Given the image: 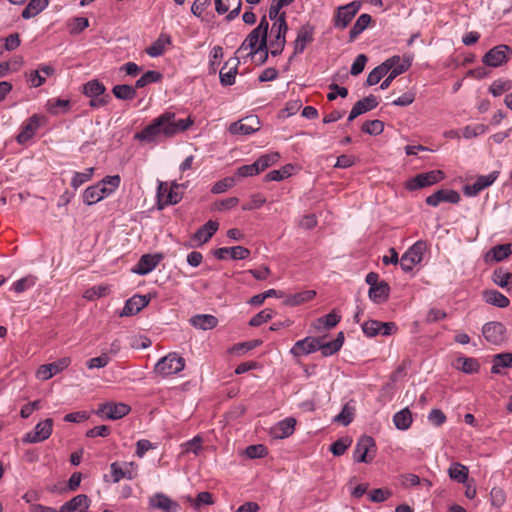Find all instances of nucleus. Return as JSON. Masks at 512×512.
I'll use <instances>...</instances> for the list:
<instances>
[{"mask_svg":"<svg viewBox=\"0 0 512 512\" xmlns=\"http://www.w3.org/2000/svg\"><path fill=\"white\" fill-rule=\"evenodd\" d=\"M292 165L288 164L279 170H272L264 176V181H281L291 175Z\"/></svg>","mask_w":512,"mask_h":512,"instance_id":"864d4df0","label":"nucleus"},{"mask_svg":"<svg viewBox=\"0 0 512 512\" xmlns=\"http://www.w3.org/2000/svg\"><path fill=\"white\" fill-rule=\"evenodd\" d=\"M218 226L216 221L209 220L194 233L193 239L199 244L208 242L218 230Z\"/></svg>","mask_w":512,"mask_h":512,"instance_id":"c756f323","label":"nucleus"},{"mask_svg":"<svg viewBox=\"0 0 512 512\" xmlns=\"http://www.w3.org/2000/svg\"><path fill=\"white\" fill-rule=\"evenodd\" d=\"M460 194L452 189H440L426 198V203L436 207L442 202L456 204L460 201Z\"/></svg>","mask_w":512,"mask_h":512,"instance_id":"412c9836","label":"nucleus"},{"mask_svg":"<svg viewBox=\"0 0 512 512\" xmlns=\"http://www.w3.org/2000/svg\"><path fill=\"white\" fill-rule=\"evenodd\" d=\"M256 54V28H254L243 41L241 46L236 51V60L238 63L241 60L244 63L247 62L248 59L253 60L254 55Z\"/></svg>","mask_w":512,"mask_h":512,"instance_id":"f3484780","label":"nucleus"},{"mask_svg":"<svg viewBox=\"0 0 512 512\" xmlns=\"http://www.w3.org/2000/svg\"><path fill=\"white\" fill-rule=\"evenodd\" d=\"M170 44V37L161 34L159 38L146 49V53L151 57H158L165 51L166 45Z\"/></svg>","mask_w":512,"mask_h":512,"instance_id":"09e8293b","label":"nucleus"},{"mask_svg":"<svg viewBox=\"0 0 512 512\" xmlns=\"http://www.w3.org/2000/svg\"><path fill=\"white\" fill-rule=\"evenodd\" d=\"M222 57H223V48L221 46H214L210 52V60H209V72L210 73H216L217 67H218Z\"/></svg>","mask_w":512,"mask_h":512,"instance_id":"0e129e2a","label":"nucleus"},{"mask_svg":"<svg viewBox=\"0 0 512 512\" xmlns=\"http://www.w3.org/2000/svg\"><path fill=\"white\" fill-rule=\"evenodd\" d=\"M130 411V406L123 402H106L99 405L96 414L103 419L118 420L126 416Z\"/></svg>","mask_w":512,"mask_h":512,"instance_id":"6e6552de","label":"nucleus"},{"mask_svg":"<svg viewBox=\"0 0 512 512\" xmlns=\"http://www.w3.org/2000/svg\"><path fill=\"white\" fill-rule=\"evenodd\" d=\"M497 178V173L492 172L488 175H481L477 177L474 183L467 184L464 186V193L467 196H476L479 194L482 190L489 187L494 183V181Z\"/></svg>","mask_w":512,"mask_h":512,"instance_id":"b1692460","label":"nucleus"},{"mask_svg":"<svg viewBox=\"0 0 512 512\" xmlns=\"http://www.w3.org/2000/svg\"><path fill=\"white\" fill-rule=\"evenodd\" d=\"M316 295L314 290H305L302 292H298L290 295L285 300V304L289 306H297L303 304L305 302L311 301Z\"/></svg>","mask_w":512,"mask_h":512,"instance_id":"de8ad7c7","label":"nucleus"},{"mask_svg":"<svg viewBox=\"0 0 512 512\" xmlns=\"http://www.w3.org/2000/svg\"><path fill=\"white\" fill-rule=\"evenodd\" d=\"M425 250L426 243L424 241L414 243L401 257L400 266L402 270L411 272L413 267L422 261Z\"/></svg>","mask_w":512,"mask_h":512,"instance_id":"0eeeda50","label":"nucleus"},{"mask_svg":"<svg viewBox=\"0 0 512 512\" xmlns=\"http://www.w3.org/2000/svg\"><path fill=\"white\" fill-rule=\"evenodd\" d=\"M150 302V297L147 295H134L129 298L120 313L121 317L132 316L140 312Z\"/></svg>","mask_w":512,"mask_h":512,"instance_id":"5701e85b","label":"nucleus"},{"mask_svg":"<svg viewBox=\"0 0 512 512\" xmlns=\"http://www.w3.org/2000/svg\"><path fill=\"white\" fill-rule=\"evenodd\" d=\"M37 278L33 275L25 276L17 281H15L12 285V289L16 293H23L24 291L32 288L36 284Z\"/></svg>","mask_w":512,"mask_h":512,"instance_id":"6e6d98bb","label":"nucleus"},{"mask_svg":"<svg viewBox=\"0 0 512 512\" xmlns=\"http://www.w3.org/2000/svg\"><path fill=\"white\" fill-rule=\"evenodd\" d=\"M376 453V444L372 437L362 436L357 441L354 449L353 459L358 463H370L372 462Z\"/></svg>","mask_w":512,"mask_h":512,"instance_id":"39448f33","label":"nucleus"},{"mask_svg":"<svg viewBox=\"0 0 512 512\" xmlns=\"http://www.w3.org/2000/svg\"><path fill=\"white\" fill-rule=\"evenodd\" d=\"M162 260V254H144L140 257L132 271L138 275H146L153 271Z\"/></svg>","mask_w":512,"mask_h":512,"instance_id":"6ab92c4d","label":"nucleus"},{"mask_svg":"<svg viewBox=\"0 0 512 512\" xmlns=\"http://www.w3.org/2000/svg\"><path fill=\"white\" fill-rule=\"evenodd\" d=\"M445 178V174L442 170H432L425 173H420L415 177L409 179L405 187L410 190H418L424 187L434 185Z\"/></svg>","mask_w":512,"mask_h":512,"instance_id":"423d86ee","label":"nucleus"},{"mask_svg":"<svg viewBox=\"0 0 512 512\" xmlns=\"http://www.w3.org/2000/svg\"><path fill=\"white\" fill-rule=\"evenodd\" d=\"M110 293V286L106 284L95 285L89 289H87L83 297L89 301H93L104 297Z\"/></svg>","mask_w":512,"mask_h":512,"instance_id":"3c124183","label":"nucleus"},{"mask_svg":"<svg viewBox=\"0 0 512 512\" xmlns=\"http://www.w3.org/2000/svg\"><path fill=\"white\" fill-rule=\"evenodd\" d=\"M351 444V440L346 437V438H340L338 440H336L331 446H330V451L333 453V455L335 456H341L345 453V451L347 450V448L350 446Z\"/></svg>","mask_w":512,"mask_h":512,"instance_id":"774afa93","label":"nucleus"},{"mask_svg":"<svg viewBox=\"0 0 512 512\" xmlns=\"http://www.w3.org/2000/svg\"><path fill=\"white\" fill-rule=\"evenodd\" d=\"M393 65V60H386L382 64L375 67L369 74L366 79V85L373 86L380 82V80L386 76L391 70V66Z\"/></svg>","mask_w":512,"mask_h":512,"instance_id":"7c9ffc66","label":"nucleus"},{"mask_svg":"<svg viewBox=\"0 0 512 512\" xmlns=\"http://www.w3.org/2000/svg\"><path fill=\"white\" fill-rule=\"evenodd\" d=\"M53 431V420L47 418L44 421L39 422L35 428L26 433L23 437L24 443H40L47 440Z\"/></svg>","mask_w":512,"mask_h":512,"instance_id":"1a4fd4ad","label":"nucleus"},{"mask_svg":"<svg viewBox=\"0 0 512 512\" xmlns=\"http://www.w3.org/2000/svg\"><path fill=\"white\" fill-rule=\"evenodd\" d=\"M121 178L119 175H112L104 177L99 183L103 188L111 195L114 191H116L120 185Z\"/></svg>","mask_w":512,"mask_h":512,"instance_id":"e2e57ef3","label":"nucleus"},{"mask_svg":"<svg viewBox=\"0 0 512 512\" xmlns=\"http://www.w3.org/2000/svg\"><path fill=\"white\" fill-rule=\"evenodd\" d=\"M82 93L89 98H95V96L107 94L106 87L98 79H93L85 83L83 85Z\"/></svg>","mask_w":512,"mask_h":512,"instance_id":"79ce46f5","label":"nucleus"},{"mask_svg":"<svg viewBox=\"0 0 512 512\" xmlns=\"http://www.w3.org/2000/svg\"><path fill=\"white\" fill-rule=\"evenodd\" d=\"M263 30L261 39L258 41V56H259V64H263L267 60V37H268V22L265 17L261 19L260 24L258 25V37L260 36L261 31Z\"/></svg>","mask_w":512,"mask_h":512,"instance_id":"c85d7f7f","label":"nucleus"},{"mask_svg":"<svg viewBox=\"0 0 512 512\" xmlns=\"http://www.w3.org/2000/svg\"><path fill=\"white\" fill-rule=\"evenodd\" d=\"M70 108V101L67 99L51 98L46 103V109L50 114L57 115L66 113Z\"/></svg>","mask_w":512,"mask_h":512,"instance_id":"49530a36","label":"nucleus"},{"mask_svg":"<svg viewBox=\"0 0 512 512\" xmlns=\"http://www.w3.org/2000/svg\"><path fill=\"white\" fill-rule=\"evenodd\" d=\"M379 104L378 98L374 95H369L359 101H357L352 110L350 111L348 121H352L358 116L373 110Z\"/></svg>","mask_w":512,"mask_h":512,"instance_id":"393cba45","label":"nucleus"},{"mask_svg":"<svg viewBox=\"0 0 512 512\" xmlns=\"http://www.w3.org/2000/svg\"><path fill=\"white\" fill-rule=\"evenodd\" d=\"M149 507L164 512H178L180 505L162 492L155 493L149 498Z\"/></svg>","mask_w":512,"mask_h":512,"instance_id":"a211bd4d","label":"nucleus"},{"mask_svg":"<svg viewBox=\"0 0 512 512\" xmlns=\"http://www.w3.org/2000/svg\"><path fill=\"white\" fill-rule=\"evenodd\" d=\"M319 346L320 337H306L294 344L291 348V353L296 357H300L317 351Z\"/></svg>","mask_w":512,"mask_h":512,"instance_id":"4be33fe9","label":"nucleus"},{"mask_svg":"<svg viewBox=\"0 0 512 512\" xmlns=\"http://www.w3.org/2000/svg\"><path fill=\"white\" fill-rule=\"evenodd\" d=\"M384 124L380 120L366 121L362 125V131L370 135H378L383 132Z\"/></svg>","mask_w":512,"mask_h":512,"instance_id":"69168bd1","label":"nucleus"},{"mask_svg":"<svg viewBox=\"0 0 512 512\" xmlns=\"http://www.w3.org/2000/svg\"><path fill=\"white\" fill-rule=\"evenodd\" d=\"M287 30L288 26L286 21L280 20L277 25L272 24L267 37V51L270 50L273 56H277L283 51L286 43Z\"/></svg>","mask_w":512,"mask_h":512,"instance_id":"7ed1b4c3","label":"nucleus"},{"mask_svg":"<svg viewBox=\"0 0 512 512\" xmlns=\"http://www.w3.org/2000/svg\"><path fill=\"white\" fill-rule=\"evenodd\" d=\"M202 442L203 439L201 436L197 435L193 439L183 443L181 445L182 453L188 454L193 453L195 455H198L200 451L202 450Z\"/></svg>","mask_w":512,"mask_h":512,"instance_id":"4d7b16f0","label":"nucleus"},{"mask_svg":"<svg viewBox=\"0 0 512 512\" xmlns=\"http://www.w3.org/2000/svg\"><path fill=\"white\" fill-rule=\"evenodd\" d=\"M484 299L488 304H491L499 308H505L510 304V300L497 290L485 291Z\"/></svg>","mask_w":512,"mask_h":512,"instance_id":"37998d69","label":"nucleus"},{"mask_svg":"<svg viewBox=\"0 0 512 512\" xmlns=\"http://www.w3.org/2000/svg\"><path fill=\"white\" fill-rule=\"evenodd\" d=\"M185 367V360L176 353H170L161 358L155 365V372L162 377L177 374Z\"/></svg>","mask_w":512,"mask_h":512,"instance_id":"20e7f679","label":"nucleus"},{"mask_svg":"<svg viewBox=\"0 0 512 512\" xmlns=\"http://www.w3.org/2000/svg\"><path fill=\"white\" fill-rule=\"evenodd\" d=\"M482 334L486 341L494 345H501L506 340V328L501 322L486 323L482 328Z\"/></svg>","mask_w":512,"mask_h":512,"instance_id":"f8f14e48","label":"nucleus"},{"mask_svg":"<svg viewBox=\"0 0 512 512\" xmlns=\"http://www.w3.org/2000/svg\"><path fill=\"white\" fill-rule=\"evenodd\" d=\"M110 196L105 188L98 182L95 185L87 187L82 195L83 202L86 205H93Z\"/></svg>","mask_w":512,"mask_h":512,"instance_id":"cd10ccee","label":"nucleus"},{"mask_svg":"<svg viewBox=\"0 0 512 512\" xmlns=\"http://www.w3.org/2000/svg\"><path fill=\"white\" fill-rule=\"evenodd\" d=\"M340 318L336 310H332L330 313L316 319L313 323V327L316 331L329 330L339 323Z\"/></svg>","mask_w":512,"mask_h":512,"instance_id":"72a5a7b5","label":"nucleus"},{"mask_svg":"<svg viewBox=\"0 0 512 512\" xmlns=\"http://www.w3.org/2000/svg\"><path fill=\"white\" fill-rule=\"evenodd\" d=\"M388 60H393V65L391 66V70L389 72H397V76L406 72L411 66V58L409 56H405L403 58L400 56H393Z\"/></svg>","mask_w":512,"mask_h":512,"instance_id":"603ef678","label":"nucleus"},{"mask_svg":"<svg viewBox=\"0 0 512 512\" xmlns=\"http://www.w3.org/2000/svg\"><path fill=\"white\" fill-rule=\"evenodd\" d=\"M255 131L251 116L245 117L229 126V132L233 135H251Z\"/></svg>","mask_w":512,"mask_h":512,"instance_id":"2f4dec72","label":"nucleus"},{"mask_svg":"<svg viewBox=\"0 0 512 512\" xmlns=\"http://www.w3.org/2000/svg\"><path fill=\"white\" fill-rule=\"evenodd\" d=\"M296 425V419L293 417L285 418L279 421L270 429V434L275 439H284L291 436L294 433Z\"/></svg>","mask_w":512,"mask_h":512,"instance_id":"a878e982","label":"nucleus"},{"mask_svg":"<svg viewBox=\"0 0 512 512\" xmlns=\"http://www.w3.org/2000/svg\"><path fill=\"white\" fill-rule=\"evenodd\" d=\"M490 253L495 261L500 262L511 255L512 245L510 243L496 245L490 250Z\"/></svg>","mask_w":512,"mask_h":512,"instance_id":"5fc2aeb1","label":"nucleus"},{"mask_svg":"<svg viewBox=\"0 0 512 512\" xmlns=\"http://www.w3.org/2000/svg\"><path fill=\"white\" fill-rule=\"evenodd\" d=\"M491 372L493 374H502L503 368L512 367V353H500L496 354L492 360Z\"/></svg>","mask_w":512,"mask_h":512,"instance_id":"e433bc0d","label":"nucleus"},{"mask_svg":"<svg viewBox=\"0 0 512 512\" xmlns=\"http://www.w3.org/2000/svg\"><path fill=\"white\" fill-rule=\"evenodd\" d=\"M361 8L360 1H353L344 6H341L337 10V14L334 20V26L339 29H345L354 16Z\"/></svg>","mask_w":512,"mask_h":512,"instance_id":"9d476101","label":"nucleus"},{"mask_svg":"<svg viewBox=\"0 0 512 512\" xmlns=\"http://www.w3.org/2000/svg\"><path fill=\"white\" fill-rule=\"evenodd\" d=\"M279 159L280 154L278 152H270L258 157V173L260 170H265L269 166L275 164Z\"/></svg>","mask_w":512,"mask_h":512,"instance_id":"052dcab7","label":"nucleus"},{"mask_svg":"<svg viewBox=\"0 0 512 512\" xmlns=\"http://www.w3.org/2000/svg\"><path fill=\"white\" fill-rule=\"evenodd\" d=\"M392 495V492L389 489L385 488H377L373 489L368 493V498L371 502L374 503H382L388 500Z\"/></svg>","mask_w":512,"mask_h":512,"instance_id":"680f3d73","label":"nucleus"},{"mask_svg":"<svg viewBox=\"0 0 512 512\" xmlns=\"http://www.w3.org/2000/svg\"><path fill=\"white\" fill-rule=\"evenodd\" d=\"M49 4V0H30L28 5L22 11L24 19H30L42 12Z\"/></svg>","mask_w":512,"mask_h":512,"instance_id":"a19ab883","label":"nucleus"},{"mask_svg":"<svg viewBox=\"0 0 512 512\" xmlns=\"http://www.w3.org/2000/svg\"><path fill=\"white\" fill-rule=\"evenodd\" d=\"M112 92L117 99L125 101L133 100L137 95V89L135 86L127 84L115 85Z\"/></svg>","mask_w":512,"mask_h":512,"instance_id":"a18cd8bd","label":"nucleus"},{"mask_svg":"<svg viewBox=\"0 0 512 512\" xmlns=\"http://www.w3.org/2000/svg\"><path fill=\"white\" fill-rule=\"evenodd\" d=\"M90 506L87 495L79 494L65 502L59 509L60 512H86Z\"/></svg>","mask_w":512,"mask_h":512,"instance_id":"bb28decb","label":"nucleus"},{"mask_svg":"<svg viewBox=\"0 0 512 512\" xmlns=\"http://www.w3.org/2000/svg\"><path fill=\"white\" fill-rule=\"evenodd\" d=\"M94 168H88L85 172H75L72 180H71V186L74 189H77L85 182H88L92 176H93Z\"/></svg>","mask_w":512,"mask_h":512,"instance_id":"13d9d810","label":"nucleus"},{"mask_svg":"<svg viewBox=\"0 0 512 512\" xmlns=\"http://www.w3.org/2000/svg\"><path fill=\"white\" fill-rule=\"evenodd\" d=\"M162 80V74L155 70H149L145 72L136 82L135 88L141 89L149 84L157 83Z\"/></svg>","mask_w":512,"mask_h":512,"instance_id":"8fccbe9b","label":"nucleus"},{"mask_svg":"<svg viewBox=\"0 0 512 512\" xmlns=\"http://www.w3.org/2000/svg\"><path fill=\"white\" fill-rule=\"evenodd\" d=\"M371 20L369 14H361L349 31V40L354 41L369 26Z\"/></svg>","mask_w":512,"mask_h":512,"instance_id":"c03bdc74","label":"nucleus"},{"mask_svg":"<svg viewBox=\"0 0 512 512\" xmlns=\"http://www.w3.org/2000/svg\"><path fill=\"white\" fill-rule=\"evenodd\" d=\"M187 500L192 503L195 509H200L203 505L213 504L212 494L207 491L200 492L195 499L189 496Z\"/></svg>","mask_w":512,"mask_h":512,"instance_id":"bf43d9fd","label":"nucleus"},{"mask_svg":"<svg viewBox=\"0 0 512 512\" xmlns=\"http://www.w3.org/2000/svg\"><path fill=\"white\" fill-rule=\"evenodd\" d=\"M45 122V117L34 114L22 125L21 131L17 135V142L25 144L35 135L42 123Z\"/></svg>","mask_w":512,"mask_h":512,"instance_id":"4468645a","label":"nucleus"},{"mask_svg":"<svg viewBox=\"0 0 512 512\" xmlns=\"http://www.w3.org/2000/svg\"><path fill=\"white\" fill-rule=\"evenodd\" d=\"M55 74V68L49 64H40L36 70L25 73V78L30 87L38 88L46 82V78Z\"/></svg>","mask_w":512,"mask_h":512,"instance_id":"ddd939ff","label":"nucleus"},{"mask_svg":"<svg viewBox=\"0 0 512 512\" xmlns=\"http://www.w3.org/2000/svg\"><path fill=\"white\" fill-rule=\"evenodd\" d=\"M70 364L71 359L69 357L60 358L49 364H43L38 368L36 377L40 380H48L66 369Z\"/></svg>","mask_w":512,"mask_h":512,"instance_id":"2eb2a0df","label":"nucleus"},{"mask_svg":"<svg viewBox=\"0 0 512 512\" xmlns=\"http://www.w3.org/2000/svg\"><path fill=\"white\" fill-rule=\"evenodd\" d=\"M448 475L452 480L458 483H465L468 479L469 469L459 462H454L448 469Z\"/></svg>","mask_w":512,"mask_h":512,"instance_id":"58836bf2","label":"nucleus"},{"mask_svg":"<svg viewBox=\"0 0 512 512\" xmlns=\"http://www.w3.org/2000/svg\"><path fill=\"white\" fill-rule=\"evenodd\" d=\"M184 187L182 184L173 182L169 185L167 182H159L157 188V201L158 206L162 209L164 206L175 205L182 200L183 192L180 188Z\"/></svg>","mask_w":512,"mask_h":512,"instance_id":"f03ea898","label":"nucleus"},{"mask_svg":"<svg viewBox=\"0 0 512 512\" xmlns=\"http://www.w3.org/2000/svg\"><path fill=\"white\" fill-rule=\"evenodd\" d=\"M314 40V27L309 23L301 26L294 41V55L303 53L306 46Z\"/></svg>","mask_w":512,"mask_h":512,"instance_id":"aec40b11","label":"nucleus"},{"mask_svg":"<svg viewBox=\"0 0 512 512\" xmlns=\"http://www.w3.org/2000/svg\"><path fill=\"white\" fill-rule=\"evenodd\" d=\"M389 290V285L382 281L378 285L370 287L368 295L373 302L382 303L388 298Z\"/></svg>","mask_w":512,"mask_h":512,"instance_id":"ea45409f","label":"nucleus"},{"mask_svg":"<svg viewBox=\"0 0 512 512\" xmlns=\"http://www.w3.org/2000/svg\"><path fill=\"white\" fill-rule=\"evenodd\" d=\"M343 343H344V333L343 332H339L337 337L330 341V342H322V338H320V346L318 348V350L321 351L322 355L327 357V356H331L335 353H337L341 347L343 346Z\"/></svg>","mask_w":512,"mask_h":512,"instance_id":"f704fd0d","label":"nucleus"},{"mask_svg":"<svg viewBox=\"0 0 512 512\" xmlns=\"http://www.w3.org/2000/svg\"><path fill=\"white\" fill-rule=\"evenodd\" d=\"M511 53L512 50L508 45L495 46L483 56V63L490 67H499L507 62Z\"/></svg>","mask_w":512,"mask_h":512,"instance_id":"9b49d317","label":"nucleus"},{"mask_svg":"<svg viewBox=\"0 0 512 512\" xmlns=\"http://www.w3.org/2000/svg\"><path fill=\"white\" fill-rule=\"evenodd\" d=\"M413 422L412 413L408 407L398 411L393 416V423L399 430H407Z\"/></svg>","mask_w":512,"mask_h":512,"instance_id":"4c0bfd02","label":"nucleus"},{"mask_svg":"<svg viewBox=\"0 0 512 512\" xmlns=\"http://www.w3.org/2000/svg\"><path fill=\"white\" fill-rule=\"evenodd\" d=\"M235 184V179L233 177H226L222 180L217 181L211 188V192L213 194H220L228 189L232 188Z\"/></svg>","mask_w":512,"mask_h":512,"instance_id":"338daca9","label":"nucleus"},{"mask_svg":"<svg viewBox=\"0 0 512 512\" xmlns=\"http://www.w3.org/2000/svg\"><path fill=\"white\" fill-rule=\"evenodd\" d=\"M193 123L194 121L190 117L177 119L175 113L166 111L153 119L140 132H137L134 138L140 141L153 142L160 135L167 138L173 137L189 129Z\"/></svg>","mask_w":512,"mask_h":512,"instance_id":"f257e3e1","label":"nucleus"},{"mask_svg":"<svg viewBox=\"0 0 512 512\" xmlns=\"http://www.w3.org/2000/svg\"><path fill=\"white\" fill-rule=\"evenodd\" d=\"M492 280L497 286L506 289L508 292L512 291V273L511 272H509L503 268L495 269L492 274Z\"/></svg>","mask_w":512,"mask_h":512,"instance_id":"c9c22d12","label":"nucleus"},{"mask_svg":"<svg viewBox=\"0 0 512 512\" xmlns=\"http://www.w3.org/2000/svg\"><path fill=\"white\" fill-rule=\"evenodd\" d=\"M193 327L201 330H211L218 324V319L210 314H197L190 319Z\"/></svg>","mask_w":512,"mask_h":512,"instance_id":"473e14b6","label":"nucleus"},{"mask_svg":"<svg viewBox=\"0 0 512 512\" xmlns=\"http://www.w3.org/2000/svg\"><path fill=\"white\" fill-rule=\"evenodd\" d=\"M137 464L135 462H125L123 466H120L118 462H113L110 465V471L112 480L114 483H118L121 479L132 480L137 477Z\"/></svg>","mask_w":512,"mask_h":512,"instance_id":"dca6fc26","label":"nucleus"}]
</instances>
